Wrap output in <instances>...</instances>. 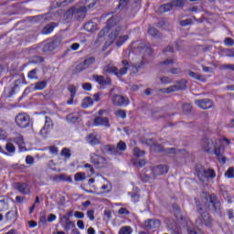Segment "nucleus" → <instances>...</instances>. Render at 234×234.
Segmentation results:
<instances>
[{
  "mask_svg": "<svg viewBox=\"0 0 234 234\" xmlns=\"http://www.w3.org/2000/svg\"><path fill=\"white\" fill-rule=\"evenodd\" d=\"M74 221H68L66 223H64V229L66 231H69V229H72V228H74Z\"/></svg>",
  "mask_w": 234,
  "mask_h": 234,
  "instance_id": "a18cd8bd",
  "label": "nucleus"
},
{
  "mask_svg": "<svg viewBox=\"0 0 234 234\" xmlns=\"http://www.w3.org/2000/svg\"><path fill=\"white\" fill-rule=\"evenodd\" d=\"M191 19L182 20L180 22L181 27H188V25H191Z\"/></svg>",
  "mask_w": 234,
  "mask_h": 234,
  "instance_id": "052dcab7",
  "label": "nucleus"
},
{
  "mask_svg": "<svg viewBox=\"0 0 234 234\" xmlns=\"http://www.w3.org/2000/svg\"><path fill=\"white\" fill-rule=\"evenodd\" d=\"M56 218H58V217H56V215L50 214L48 218V222H54V220H56Z\"/></svg>",
  "mask_w": 234,
  "mask_h": 234,
  "instance_id": "774afa93",
  "label": "nucleus"
},
{
  "mask_svg": "<svg viewBox=\"0 0 234 234\" xmlns=\"http://www.w3.org/2000/svg\"><path fill=\"white\" fill-rule=\"evenodd\" d=\"M186 83L187 81L186 80H181L176 85H172L168 88L161 89L160 90L161 92H163V94H171V92H176L178 90H186V89L187 88Z\"/></svg>",
  "mask_w": 234,
  "mask_h": 234,
  "instance_id": "6e6552de",
  "label": "nucleus"
},
{
  "mask_svg": "<svg viewBox=\"0 0 234 234\" xmlns=\"http://www.w3.org/2000/svg\"><path fill=\"white\" fill-rule=\"evenodd\" d=\"M207 204L208 205V207H212V209L215 211H220V201L216 195H211L208 200L207 199Z\"/></svg>",
  "mask_w": 234,
  "mask_h": 234,
  "instance_id": "2eb2a0df",
  "label": "nucleus"
},
{
  "mask_svg": "<svg viewBox=\"0 0 234 234\" xmlns=\"http://www.w3.org/2000/svg\"><path fill=\"white\" fill-rule=\"evenodd\" d=\"M49 153H50L51 154H58V147H56V146H50V147H49Z\"/></svg>",
  "mask_w": 234,
  "mask_h": 234,
  "instance_id": "338daca9",
  "label": "nucleus"
},
{
  "mask_svg": "<svg viewBox=\"0 0 234 234\" xmlns=\"http://www.w3.org/2000/svg\"><path fill=\"white\" fill-rule=\"evenodd\" d=\"M133 54L141 57L138 61H133V63L132 64V67L133 69H136V72H138V69H142L143 65H144V57L151 56L153 51L151 48L142 43L139 44L138 42H134L133 44Z\"/></svg>",
  "mask_w": 234,
  "mask_h": 234,
  "instance_id": "20e7f679",
  "label": "nucleus"
},
{
  "mask_svg": "<svg viewBox=\"0 0 234 234\" xmlns=\"http://www.w3.org/2000/svg\"><path fill=\"white\" fill-rule=\"evenodd\" d=\"M161 83H163L164 85H169V83L173 82V79L169 78V77H162L160 79Z\"/></svg>",
  "mask_w": 234,
  "mask_h": 234,
  "instance_id": "de8ad7c7",
  "label": "nucleus"
},
{
  "mask_svg": "<svg viewBox=\"0 0 234 234\" xmlns=\"http://www.w3.org/2000/svg\"><path fill=\"white\" fill-rule=\"evenodd\" d=\"M90 160L91 164H94L99 168L105 167V165H107V159L98 154H90Z\"/></svg>",
  "mask_w": 234,
  "mask_h": 234,
  "instance_id": "9b49d317",
  "label": "nucleus"
},
{
  "mask_svg": "<svg viewBox=\"0 0 234 234\" xmlns=\"http://www.w3.org/2000/svg\"><path fill=\"white\" fill-rule=\"evenodd\" d=\"M153 149L154 151H155L156 153H162V151H164V148L162 147V145L156 144L153 145Z\"/></svg>",
  "mask_w": 234,
  "mask_h": 234,
  "instance_id": "864d4df0",
  "label": "nucleus"
},
{
  "mask_svg": "<svg viewBox=\"0 0 234 234\" xmlns=\"http://www.w3.org/2000/svg\"><path fill=\"white\" fill-rule=\"evenodd\" d=\"M5 217L7 220H16L17 218V207H14L8 211Z\"/></svg>",
  "mask_w": 234,
  "mask_h": 234,
  "instance_id": "c85d7f7f",
  "label": "nucleus"
},
{
  "mask_svg": "<svg viewBox=\"0 0 234 234\" xmlns=\"http://www.w3.org/2000/svg\"><path fill=\"white\" fill-rule=\"evenodd\" d=\"M126 149L127 144L123 141H120L117 144V146L109 144L101 146L102 153H109V154H113L114 156L122 154V153H123V151H126Z\"/></svg>",
  "mask_w": 234,
  "mask_h": 234,
  "instance_id": "423d86ee",
  "label": "nucleus"
},
{
  "mask_svg": "<svg viewBox=\"0 0 234 234\" xmlns=\"http://www.w3.org/2000/svg\"><path fill=\"white\" fill-rule=\"evenodd\" d=\"M171 3L172 7L176 6L178 8H183L184 5H186V0H173Z\"/></svg>",
  "mask_w": 234,
  "mask_h": 234,
  "instance_id": "f704fd0d",
  "label": "nucleus"
},
{
  "mask_svg": "<svg viewBox=\"0 0 234 234\" xmlns=\"http://www.w3.org/2000/svg\"><path fill=\"white\" fill-rule=\"evenodd\" d=\"M201 147L205 153H208V154H215L219 164H226L224 147L220 144V139H203L201 141Z\"/></svg>",
  "mask_w": 234,
  "mask_h": 234,
  "instance_id": "7ed1b4c3",
  "label": "nucleus"
},
{
  "mask_svg": "<svg viewBox=\"0 0 234 234\" xmlns=\"http://www.w3.org/2000/svg\"><path fill=\"white\" fill-rule=\"evenodd\" d=\"M26 164H27L28 165H32V164H34V157L27 155L26 157Z\"/></svg>",
  "mask_w": 234,
  "mask_h": 234,
  "instance_id": "4d7b16f0",
  "label": "nucleus"
},
{
  "mask_svg": "<svg viewBox=\"0 0 234 234\" xmlns=\"http://www.w3.org/2000/svg\"><path fill=\"white\" fill-rule=\"evenodd\" d=\"M60 222H61V224L70 222V218L67 215H64V216L60 217Z\"/></svg>",
  "mask_w": 234,
  "mask_h": 234,
  "instance_id": "5fc2aeb1",
  "label": "nucleus"
},
{
  "mask_svg": "<svg viewBox=\"0 0 234 234\" xmlns=\"http://www.w3.org/2000/svg\"><path fill=\"white\" fill-rule=\"evenodd\" d=\"M173 8V4L172 3H168V4H165L163 5H160L157 12L159 14H165V12H170V10Z\"/></svg>",
  "mask_w": 234,
  "mask_h": 234,
  "instance_id": "a878e982",
  "label": "nucleus"
},
{
  "mask_svg": "<svg viewBox=\"0 0 234 234\" xmlns=\"http://www.w3.org/2000/svg\"><path fill=\"white\" fill-rule=\"evenodd\" d=\"M16 123L21 129H27L30 125V116L27 113H19L16 117Z\"/></svg>",
  "mask_w": 234,
  "mask_h": 234,
  "instance_id": "9d476101",
  "label": "nucleus"
},
{
  "mask_svg": "<svg viewBox=\"0 0 234 234\" xmlns=\"http://www.w3.org/2000/svg\"><path fill=\"white\" fill-rule=\"evenodd\" d=\"M58 180H59L60 182H69V183H71L72 182V177L67 176L65 175H60V176H58Z\"/></svg>",
  "mask_w": 234,
  "mask_h": 234,
  "instance_id": "37998d69",
  "label": "nucleus"
},
{
  "mask_svg": "<svg viewBox=\"0 0 234 234\" xmlns=\"http://www.w3.org/2000/svg\"><path fill=\"white\" fill-rule=\"evenodd\" d=\"M188 76H190V78H193L194 80H197L198 81H206V78L204 76L194 71H188Z\"/></svg>",
  "mask_w": 234,
  "mask_h": 234,
  "instance_id": "2f4dec72",
  "label": "nucleus"
},
{
  "mask_svg": "<svg viewBox=\"0 0 234 234\" xmlns=\"http://www.w3.org/2000/svg\"><path fill=\"white\" fill-rule=\"evenodd\" d=\"M96 6V0H85L84 5L77 4L69 7L66 13V19H77L78 21L87 17V12H92Z\"/></svg>",
  "mask_w": 234,
  "mask_h": 234,
  "instance_id": "f257e3e1",
  "label": "nucleus"
},
{
  "mask_svg": "<svg viewBox=\"0 0 234 234\" xmlns=\"http://www.w3.org/2000/svg\"><path fill=\"white\" fill-rule=\"evenodd\" d=\"M84 168H85V169H88V171H89L88 176H92V175H94V167H92L91 165H90V164H85V165H84Z\"/></svg>",
  "mask_w": 234,
  "mask_h": 234,
  "instance_id": "49530a36",
  "label": "nucleus"
},
{
  "mask_svg": "<svg viewBox=\"0 0 234 234\" xmlns=\"http://www.w3.org/2000/svg\"><path fill=\"white\" fill-rule=\"evenodd\" d=\"M197 173L200 182H208V180H213L217 176V173L213 168H197Z\"/></svg>",
  "mask_w": 234,
  "mask_h": 234,
  "instance_id": "0eeeda50",
  "label": "nucleus"
},
{
  "mask_svg": "<svg viewBox=\"0 0 234 234\" xmlns=\"http://www.w3.org/2000/svg\"><path fill=\"white\" fill-rule=\"evenodd\" d=\"M101 140V137H100V135H98L96 133H90L86 137V142L90 145H100Z\"/></svg>",
  "mask_w": 234,
  "mask_h": 234,
  "instance_id": "a211bd4d",
  "label": "nucleus"
},
{
  "mask_svg": "<svg viewBox=\"0 0 234 234\" xmlns=\"http://www.w3.org/2000/svg\"><path fill=\"white\" fill-rule=\"evenodd\" d=\"M148 33L150 34V36L154 37L158 35V30L155 27H151L148 28Z\"/></svg>",
  "mask_w": 234,
  "mask_h": 234,
  "instance_id": "603ef678",
  "label": "nucleus"
},
{
  "mask_svg": "<svg viewBox=\"0 0 234 234\" xmlns=\"http://www.w3.org/2000/svg\"><path fill=\"white\" fill-rule=\"evenodd\" d=\"M195 103L199 109L207 110L213 107V101L209 99H201L195 101Z\"/></svg>",
  "mask_w": 234,
  "mask_h": 234,
  "instance_id": "dca6fc26",
  "label": "nucleus"
},
{
  "mask_svg": "<svg viewBox=\"0 0 234 234\" xmlns=\"http://www.w3.org/2000/svg\"><path fill=\"white\" fill-rule=\"evenodd\" d=\"M5 150L7 151V153H9L10 154H14V153H16V146L14 145V144H12L11 142L7 143L5 145Z\"/></svg>",
  "mask_w": 234,
  "mask_h": 234,
  "instance_id": "e433bc0d",
  "label": "nucleus"
},
{
  "mask_svg": "<svg viewBox=\"0 0 234 234\" xmlns=\"http://www.w3.org/2000/svg\"><path fill=\"white\" fill-rule=\"evenodd\" d=\"M80 115L78 112L69 113L66 120L69 122V123H76L77 122H80Z\"/></svg>",
  "mask_w": 234,
  "mask_h": 234,
  "instance_id": "b1692460",
  "label": "nucleus"
},
{
  "mask_svg": "<svg viewBox=\"0 0 234 234\" xmlns=\"http://www.w3.org/2000/svg\"><path fill=\"white\" fill-rule=\"evenodd\" d=\"M87 217L90 218V220H94V210H88Z\"/></svg>",
  "mask_w": 234,
  "mask_h": 234,
  "instance_id": "13d9d810",
  "label": "nucleus"
},
{
  "mask_svg": "<svg viewBox=\"0 0 234 234\" xmlns=\"http://www.w3.org/2000/svg\"><path fill=\"white\" fill-rule=\"evenodd\" d=\"M56 27H58V25H56V23L48 24V25L43 28L42 34H44V35L52 34V32H54V28H56Z\"/></svg>",
  "mask_w": 234,
  "mask_h": 234,
  "instance_id": "393cba45",
  "label": "nucleus"
},
{
  "mask_svg": "<svg viewBox=\"0 0 234 234\" xmlns=\"http://www.w3.org/2000/svg\"><path fill=\"white\" fill-rule=\"evenodd\" d=\"M175 63V59L173 58H168L165 60L164 62L161 63V65H173Z\"/></svg>",
  "mask_w": 234,
  "mask_h": 234,
  "instance_id": "69168bd1",
  "label": "nucleus"
},
{
  "mask_svg": "<svg viewBox=\"0 0 234 234\" xmlns=\"http://www.w3.org/2000/svg\"><path fill=\"white\" fill-rule=\"evenodd\" d=\"M122 68L120 69L114 66V64L110 63L107 66L104 67L103 72L104 74H114L117 76V78H121V76H125L127 74V71L130 69L129 61L127 60H122Z\"/></svg>",
  "mask_w": 234,
  "mask_h": 234,
  "instance_id": "39448f33",
  "label": "nucleus"
},
{
  "mask_svg": "<svg viewBox=\"0 0 234 234\" xmlns=\"http://www.w3.org/2000/svg\"><path fill=\"white\" fill-rule=\"evenodd\" d=\"M197 207L199 213H201V222L205 224V226H211V217L209 213L207 211L202 212V210L206 209V207L200 206L197 201H196Z\"/></svg>",
  "mask_w": 234,
  "mask_h": 234,
  "instance_id": "ddd939ff",
  "label": "nucleus"
},
{
  "mask_svg": "<svg viewBox=\"0 0 234 234\" xmlns=\"http://www.w3.org/2000/svg\"><path fill=\"white\" fill-rule=\"evenodd\" d=\"M54 129V122H52V119L48 116L45 117V124L41 128L39 134L42 136V138H47L48 134H50V131Z\"/></svg>",
  "mask_w": 234,
  "mask_h": 234,
  "instance_id": "1a4fd4ad",
  "label": "nucleus"
},
{
  "mask_svg": "<svg viewBox=\"0 0 234 234\" xmlns=\"http://www.w3.org/2000/svg\"><path fill=\"white\" fill-rule=\"evenodd\" d=\"M59 45H61V37H57L53 41L44 46V52H52V50H56Z\"/></svg>",
  "mask_w": 234,
  "mask_h": 234,
  "instance_id": "4468645a",
  "label": "nucleus"
},
{
  "mask_svg": "<svg viewBox=\"0 0 234 234\" xmlns=\"http://www.w3.org/2000/svg\"><path fill=\"white\" fill-rule=\"evenodd\" d=\"M133 154H134V156H136L137 158H141L142 156H144V155H145V152L140 150V148H138V147H135V148L133 149Z\"/></svg>",
  "mask_w": 234,
  "mask_h": 234,
  "instance_id": "79ce46f5",
  "label": "nucleus"
},
{
  "mask_svg": "<svg viewBox=\"0 0 234 234\" xmlns=\"http://www.w3.org/2000/svg\"><path fill=\"white\" fill-rule=\"evenodd\" d=\"M77 226L79 229H85V223L83 222V220H78Z\"/></svg>",
  "mask_w": 234,
  "mask_h": 234,
  "instance_id": "0e129e2a",
  "label": "nucleus"
},
{
  "mask_svg": "<svg viewBox=\"0 0 234 234\" xmlns=\"http://www.w3.org/2000/svg\"><path fill=\"white\" fill-rule=\"evenodd\" d=\"M93 104H94V100H92V98L90 97H86L82 101L81 107L83 109H89V107H92Z\"/></svg>",
  "mask_w": 234,
  "mask_h": 234,
  "instance_id": "bb28decb",
  "label": "nucleus"
},
{
  "mask_svg": "<svg viewBox=\"0 0 234 234\" xmlns=\"http://www.w3.org/2000/svg\"><path fill=\"white\" fill-rule=\"evenodd\" d=\"M119 215H129V210L127 208L122 207L118 211Z\"/></svg>",
  "mask_w": 234,
  "mask_h": 234,
  "instance_id": "e2e57ef3",
  "label": "nucleus"
},
{
  "mask_svg": "<svg viewBox=\"0 0 234 234\" xmlns=\"http://www.w3.org/2000/svg\"><path fill=\"white\" fill-rule=\"evenodd\" d=\"M111 100H112V103L116 107H123L129 104V99L122 95L113 94Z\"/></svg>",
  "mask_w": 234,
  "mask_h": 234,
  "instance_id": "f8f14e48",
  "label": "nucleus"
},
{
  "mask_svg": "<svg viewBox=\"0 0 234 234\" xmlns=\"http://www.w3.org/2000/svg\"><path fill=\"white\" fill-rule=\"evenodd\" d=\"M169 167L165 165H159L153 168L154 176H162V175L167 174Z\"/></svg>",
  "mask_w": 234,
  "mask_h": 234,
  "instance_id": "f3484780",
  "label": "nucleus"
},
{
  "mask_svg": "<svg viewBox=\"0 0 234 234\" xmlns=\"http://www.w3.org/2000/svg\"><path fill=\"white\" fill-rule=\"evenodd\" d=\"M115 25H116V20L114 19V17L110 18L107 22L106 27H104L100 32L99 37H103V36H105V34H108L109 30L112 28V31L109 35V37L110 39H112V41H115V45L117 47H122L123 43L128 41L129 36L127 35L120 36V32H122V27H116Z\"/></svg>",
  "mask_w": 234,
  "mask_h": 234,
  "instance_id": "f03ea898",
  "label": "nucleus"
},
{
  "mask_svg": "<svg viewBox=\"0 0 234 234\" xmlns=\"http://www.w3.org/2000/svg\"><path fill=\"white\" fill-rule=\"evenodd\" d=\"M82 89L84 90H92V85L90 83H83L82 84Z\"/></svg>",
  "mask_w": 234,
  "mask_h": 234,
  "instance_id": "bf43d9fd",
  "label": "nucleus"
},
{
  "mask_svg": "<svg viewBox=\"0 0 234 234\" xmlns=\"http://www.w3.org/2000/svg\"><path fill=\"white\" fill-rule=\"evenodd\" d=\"M95 81L99 83V85H101L102 87H107V85H111V79L104 78L101 75H95L94 77Z\"/></svg>",
  "mask_w": 234,
  "mask_h": 234,
  "instance_id": "412c9836",
  "label": "nucleus"
},
{
  "mask_svg": "<svg viewBox=\"0 0 234 234\" xmlns=\"http://www.w3.org/2000/svg\"><path fill=\"white\" fill-rule=\"evenodd\" d=\"M160 224L158 219H148L144 222V228L146 229H156V228H160Z\"/></svg>",
  "mask_w": 234,
  "mask_h": 234,
  "instance_id": "aec40b11",
  "label": "nucleus"
},
{
  "mask_svg": "<svg viewBox=\"0 0 234 234\" xmlns=\"http://www.w3.org/2000/svg\"><path fill=\"white\" fill-rule=\"evenodd\" d=\"M74 217H75V218H84L85 214L83 212L75 211L74 212Z\"/></svg>",
  "mask_w": 234,
  "mask_h": 234,
  "instance_id": "6e6d98bb",
  "label": "nucleus"
},
{
  "mask_svg": "<svg viewBox=\"0 0 234 234\" xmlns=\"http://www.w3.org/2000/svg\"><path fill=\"white\" fill-rule=\"evenodd\" d=\"M12 142H14L15 144H16V145L18 147H23V145H25V139H23V135L18 134L16 135Z\"/></svg>",
  "mask_w": 234,
  "mask_h": 234,
  "instance_id": "7c9ffc66",
  "label": "nucleus"
},
{
  "mask_svg": "<svg viewBox=\"0 0 234 234\" xmlns=\"http://www.w3.org/2000/svg\"><path fill=\"white\" fill-rule=\"evenodd\" d=\"M98 28V25L94 22H87L84 25V30L87 32H94Z\"/></svg>",
  "mask_w": 234,
  "mask_h": 234,
  "instance_id": "cd10ccee",
  "label": "nucleus"
},
{
  "mask_svg": "<svg viewBox=\"0 0 234 234\" xmlns=\"http://www.w3.org/2000/svg\"><path fill=\"white\" fill-rule=\"evenodd\" d=\"M69 92H70V98H76V93L78 92V87L74 85H69L68 87Z\"/></svg>",
  "mask_w": 234,
  "mask_h": 234,
  "instance_id": "4c0bfd02",
  "label": "nucleus"
},
{
  "mask_svg": "<svg viewBox=\"0 0 234 234\" xmlns=\"http://www.w3.org/2000/svg\"><path fill=\"white\" fill-rule=\"evenodd\" d=\"M133 233V228L130 226H125L120 229L119 234H131Z\"/></svg>",
  "mask_w": 234,
  "mask_h": 234,
  "instance_id": "58836bf2",
  "label": "nucleus"
},
{
  "mask_svg": "<svg viewBox=\"0 0 234 234\" xmlns=\"http://www.w3.org/2000/svg\"><path fill=\"white\" fill-rule=\"evenodd\" d=\"M61 155L65 156V158H70V150H69L68 148H64L61 151Z\"/></svg>",
  "mask_w": 234,
  "mask_h": 234,
  "instance_id": "8fccbe9b",
  "label": "nucleus"
},
{
  "mask_svg": "<svg viewBox=\"0 0 234 234\" xmlns=\"http://www.w3.org/2000/svg\"><path fill=\"white\" fill-rule=\"evenodd\" d=\"M225 176H226V178H233L234 177V168L233 167H229L225 172Z\"/></svg>",
  "mask_w": 234,
  "mask_h": 234,
  "instance_id": "c03bdc74",
  "label": "nucleus"
},
{
  "mask_svg": "<svg viewBox=\"0 0 234 234\" xmlns=\"http://www.w3.org/2000/svg\"><path fill=\"white\" fill-rule=\"evenodd\" d=\"M94 125L98 126H102V127H111V123H109V118L107 117H96L94 119Z\"/></svg>",
  "mask_w": 234,
  "mask_h": 234,
  "instance_id": "6ab92c4d",
  "label": "nucleus"
},
{
  "mask_svg": "<svg viewBox=\"0 0 234 234\" xmlns=\"http://www.w3.org/2000/svg\"><path fill=\"white\" fill-rule=\"evenodd\" d=\"M74 2V0H61V2H57L58 6H67V5H70V3Z\"/></svg>",
  "mask_w": 234,
  "mask_h": 234,
  "instance_id": "09e8293b",
  "label": "nucleus"
},
{
  "mask_svg": "<svg viewBox=\"0 0 234 234\" xmlns=\"http://www.w3.org/2000/svg\"><path fill=\"white\" fill-rule=\"evenodd\" d=\"M96 63V58L89 57L82 63L79 65V67H82L81 70L85 69H89L90 65H94Z\"/></svg>",
  "mask_w": 234,
  "mask_h": 234,
  "instance_id": "5701e85b",
  "label": "nucleus"
},
{
  "mask_svg": "<svg viewBox=\"0 0 234 234\" xmlns=\"http://www.w3.org/2000/svg\"><path fill=\"white\" fill-rule=\"evenodd\" d=\"M31 87H34V90H43V89L47 88V80L38 81Z\"/></svg>",
  "mask_w": 234,
  "mask_h": 234,
  "instance_id": "c756f323",
  "label": "nucleus"
},
{
  "mask_svg": "<svg viewBox=\"0 0 234 234\" xmlns=\"http://www.w3.org/2000/svg\"><path fill=\"white\" fill-rule=\"evenodd\" d=\"M115 116L117 118H122V120H125V118H127V112H125V110H117L115 112Z\"/></svg>",
  "mask_w": 234,
  "mask_h": 234,
  "instance_id": "ea45409f",
  "label": "nucleus"
},
{
  "mask_svg": "<svg viewBox=\"0 0 234 234\" xmlns=\"http://www.w3.org/2000/svg\"><path fill=\"white\" fill-rule=\"evenodd\" d=\"M183 111H185V112H189L191 111V104L190 103H185L183 105Z\"/></svg>",
  "mask_w": 234,
  "mask_h": 234,
  "instance_id": "680f3d73",
  "label": "nucleus"
},
{
  "mask_svg": "<svg viewBox=\"0 0 234 234\" xmlns=\"http://www.w3.org/2000/svg\"><path fill=\"white\" fill-rule=\"evenodd\" d=\"M29 80H37V69L30 70L27 74Z\"/></svg>",
  "mask_w": 234,
  "mask_h": 234,
  "instance_id": "a19ab883",
  "label": "nucleus"
},
{
  "mask_svg": "<svg viewBox=\"0 0 234 234\" xmlns=\"http://www.w3.org/2000/svg\"><path fill=\"white\" fill-rule=\"evenodd\" d=\"M85 178H87V176L83 172H79L74 176L75 182H82V180H85Z\"/></svg>",
  "mask_w": 234,
  "mask_h": 234,
  "instance_id": "473e14b6",
  "label": "nucleus"
},
{
  "mask_svg": "<svg viewBox=\"0 0 234 234\" xmlns=\"http://www.w3.org/2000/svg\"><path fill=\"white\" fill-rule=\"evenodd\" d=\"M16 187L22 195H29L30 193V186L26 183H17Z\"/></svg>",
  "mask_w": 234,
  "mask_h": 234,
  "instance_id": "4be33fe9",
  "label": "nucleus"
},
{
  "mask_svg": "<svg viewBox=\"0 0 234 234\" xmlns=\"http://www.w3.org/2000/svg\"><path fill=\"white\" fill-rule=\"evenodd\" d=\"M179 49H180V47L178 46V42H176L175 46L166 47L164 52H175Z\"/></svg>",
  "mask_w": 234,
  "mask_h": 234,
  "instance_id": "72a5a7b5",
  "label": "nucleus"
},
{
  "mask_svg": "<svg viewBox=\"0 0 234 234\" xmlns=\"http://www.w3.org/2000/svg\"><path fill=\"white\" fill-rule=\"evenodd\" d=\"M224 43L227 47H233L234 46V41L231 37L225 38Z\"/></svg>",
  "mask_w": 234,
  "mask_h": 234,
  "instance_id": "3c124183",
  "label": "nucleus"
},
{
  "mask_svg": "<svg viewBox=\"0 0 234 234\" xmlns=\"http://www.w3.org/2000/svg\"><path fill=\"white\" fill-rule=\"evenodd\" d=\"M8 200L9 199L0 200V212L6 211L8 209Z\"/></svg>",
  "mask_w": 234,
  "mask_h": 234,
  "instance_id": "c9c22d12",
  "label": "nucleus"
}]
</instances>
